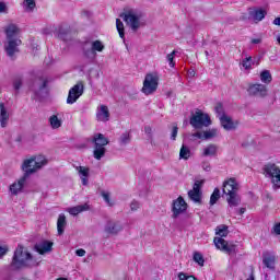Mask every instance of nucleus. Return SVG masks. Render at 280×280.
I'll return each mask as SVG.
<instances>
[{"label": "nucleus", "mask_w": 280, "mask_h": 280, "mask_svg": "<svg viewBox=\"0 0 280 280\" xmlns=\"http://www.w3.org/2000/svg\"><path fill=\"white\" fill-rule=\"evenodd\" d=\"M218 154V145L209 144L203 149L202 156H215Z\"/></svg>", "instance_id": "nucleus-29"}, {"label": "nucleus", "mask_w": 280, "mask_h": 280, "mask_svg": "<svg viewBox=\"0 0 280 280\" xmlns=\"http://www.w3.org/2000/svg\"><path fill=\"white\" fill-rule=\"evenodd\" d=\"M27 174H24L21 178L18 179V182L13 183L10 186V192L12 196H19L21 191H23V187H25V183H27Z\"/></svg>", "instance_id": "nucleus-15"}, {"label": "nucleus", "mask_w": 280, "mask_h": 280, "mask_svg": "<svg viewBox=\"0 0 280 280\" xmlns=\"http://www.w3.org/2000/svg\"><path fill=\"white\" fill-rule=\"evenodd\" d=\"M5 253H8V248L0 246V257H3V255H5Z\"/></svg>", "instance_id": "nucleus-58"}, {"label": "nucleus", "mask_w": 280, "mask_h": 280, "mask_svg": "<svg viewBox=\"0 0 280 280\" xmlns=\"http://www.w3.org/2000/svg\"><path fill=\"white\" fill-rule=\"evenodd\" d=\"M51 246H54V243L49 241H42L35 245V249L39 255H45V253H49L51 250Z\"/></svg>", "instance_id": "nucleus-22"}, {"label": "nucleus", "mask_w": 280, "mask_h": 280, "mask_svg": "<svg viewBox=\"0 0 280 280\" xmlns=\"http://www.w3.org/2000/svg\"><path fill=\"white\" fill-rule=\"evenodd\" d=\"M202 185H205V180H196L194 183L192 189L188 191V197L196 202L197 205H202Z\"/></svg>", "instance_id": "nucleus-9"}, {"label": "nucleus", "mask_w": 280, "mask_h": 280, "mask_svg": "<svg viewBox=\"0 0 280 280\" xmlns=\"http://www.w3.org/2000/svg\"><path fill=\"white\" fill-rule=\"evenodd\" d=\"M178 136V126H173L172 133H171V139L172 141H176V137Z\"/></svg>", "instance_id": "nucleus-49"}, {"label": "nucleus", "mask_w": 280, "mask_h": 280, "mask_svg": "<svg viewBox=\"0 0 280 280\" xmlns=\"http://www.w3.org/2000/svg\"><path fill=\"white\" fill-rule=\"evenodd\" d=\"M33 160L31 163H35L36 167L40 170V167H44V165L47 163V159L43 155L33 156Z\"/></svg>", "instance_id": "nucleus-34"}, {"label": "nucleus", "mask_w": 280, "mask_h": 280, "mask_svg": "<svg viewBox=\"0 0 280 280\" xmlns=\"http://www.w3.org/2000/svg\"><path fill=\"white\" fill-rule=\"evenodd\" d=\"M121 223L117 221H108L105 225V233H108L109 235H117L119 231H122Z\"/></svg>", "instance_id": "nucleus-20"}, {"label": "nucleus", "mask_w": 280, "mask_h": 280, "mask_svg": "<svg viewBox=\"0 0 280 280\" xmlns=\"http://www.w3.org/2000/svg\"><path fill=\"white\" fill-rule=\"evenodd\" d=\"M31 91L34 93V100H42L47 94V79L39 77L36 78L32 85Z\"/></svg>", "instance_id": "nucleus-5"}, {"label": "nucleus", "mask_w": 280, "mask_h": 280, "mask_svg": "<svg viewBox=\"0 0 280 280\" xmlns=\"http://www.w3.org/2000/svg\"><path fill=\"white\" fill-rule=\"evenodd\" d=\"M65 229H67V217L65 213H60L57 220V233L58 235L65 234Z\"/></svg>", "instance_id": "nucleus-24"}, {"label": "nucleus", "mask_w": 280, "mask_h": 280, "mask_svg": "<svg viewBox=\"0 0 280 280\" xmlns=\"http://www.w3.org/2000/svg\"><path fill=\"white\" fill-rule=\"evenodd\" d=\"M218 137V129H209L207 131H203V139L207 141L209 139H215Z\"/></svg>", "instance_id": "nucleus-38"}, {"label": "nucleus", "mask_w": 280, "mask_h": 280, "mask_svg": "<svg viewBox=\"0 0 280 280\" xmlns=\"http://www.w3.org/2000/svg\"><path fill=\"white\" fill-rule=\"evenodd\" d=\"M264 174L267 178H271V183L276 189H280V168L277 164H266L264 166Z\"/></svg>", "instance_id": "nucleus-4"}, {"label": "nucleus", "mask_w": 280, "mask_h": 280, "mask_svg": "<svg viewBox=\"0 0 280 280\" xmlns=\"http://www.w3.org/2000/svg\"><path fill=\"white\" fill-rule=\"evenodd\" d=\"M81 178L82 177H85V178H89V167H84V166H79L77 167Z\"/></svg>", "instance_id": "nucleus-47"}, {"label": "nucleus", "mask_w": 280, "mask_h": 280, "mask_svg": "<svg viewBox=\"0 0 280 280\" xmlns=\"http://www.w3.org/2000/svg\"><path fill=\"white\" fill-rule=\"evenodd\" d=\"M220 200V188H214L212 195L210 196V205L213 207Z\"/></svg>", "instance_id": "nucleus-41"}, {"label": "nucleus", "mask_w": 280, "mask_h": 280, "mask_svg": "<svg viewBox=\"0 0 280 280\" xmlns=\"http://www.w3.org/2000/svg\"><path fill=\"white\" fill-rule=\"evenodd\" d=\"M178 279L179 280H196V277L189 276V275H187L185 272H179L178 273Z\"/></svg>", "instance_id": "nucleus-48"}, {"label": "nucleus", "mask_w": 280, "mask_h": 280, "mask_svg": "<svg viewBox=\"0 0 280 280\" xmlns=\"http://www.w3.org/2000/svg\"><path fill=\"white\" fill-rule=\"evenodd\" d=\"M273 232L276 233V235H280V223L273 226Z\"/></svg>", "instance_id": "nucleus-56"}, {"label": "nucleus", "mask_w": 280, "mask_h": 280, "mask_svg": "<svg viewBox=\"0 0 280 280\" xmlns=\"http://www.w3.org/2000/svg\"><path fill=\"white\" fill-rule=\"evenodd\" d=\"M273 25H278L280 27V18H276L273 20Z\"/></svg>", "instance_id": "nucleus-61"}, {"label": "nucleus", "mask_w": 280, "mask_h": 280, "mask_svg": "<svg viewBox=\"0 0 280 280\" xmlns=\"http://www.w3.org/2000/svg\"><path fill=\"white\" fill-rule=\"evenodd\" d=\"M185 211H187V201H185V199L179 196L172 202V218L176 220V218H178V215H183Z\"/></svg>", "instance_id": "nucleus-10"}, {"label": "nucleus", "mask_w": 280, "mask_h": 280, "mask_svg": "<svg viewBox=\"0 0 280 280\" xmlns=\"http://www.w3.org/2000/svg\"><path fill=\"white\" fill-rule=\"evenodd\" d=\"M96 119L97 121H108L110 119V112L108 110V106L101 105L96 113Z\"/></svg>", "instance_id": "nucleus-21"}, {"label": "nucleus", "mask_w": 280, "mask_h": 280, "mask_svg": "<svg viewBox=\"0 0 280 280\" xmlns=\"http://www.w3.org/2000/svg\"><path fill=\"white\" fill-rule=\"evenodd\" d=\"M8 121H10V114L5 108L3 103H0V125L1 128H5L8 126Z\"/></svg>", "instance_id": "nucleus-23"}, {"label": "nucleus", "mask_w": 280, "mask_h": 280, "mask_svg": "<svg viewBox=\"0 0 280 280\" xmlns=\"http://www.w3.org/2000/svg\"><path fill=\"white\" fill-rule=\"evenodd\" d=\"M191 137H195L196 139H205V132L197 131L192 133Z\"/></svg>", "instance_id": "nucleus-53"}, {"label": "nucleus", "mask_w": 280, "mask_h": 280, "mask_svg": "<svg viewBox=\"0 0 280 280\" xmlns=\"http://www.w3.org/2000/svg\"><path fill=\"white\" fill-rule=\"evenodd\" d=\"M215 235H219V237H214L213 242L219 250L226 253V255H237V245L228 243L226 240L222 238L229 235V226L225 224L218 225Z\"/></svg>", "instance_id": "nucleus-1"}, {"label": "nucleus", "mask_w": 280, "mask_h": 280, "mask_svg": "<svg viewBox=\"0 0 280 280\" xmlns=\"http://www.w3.org/2000/svg\"><path fill=\"white\" fill-rule=\"evenodd\" d=\"M144 132L148 135V137L151 139L152 138V127L145 126L144 127Z\"/></svg>", "instance_id": "nucleus-54"}, {"label": "nucleus", "mask_w": 280, "mask_h": 280, "mask_svg": "<svg viewBox=\"0 0 280 280\" xmlns=\"http://www.w3.org/2000/svg\"><path fill=\"white\" fill-rule=\"evenodd\" d=\"M259 43H261V38H254V39H252V44L253 45H259Z\"/></svg>", "instance_id": "nucleus-60"}, {"label": "nucleus", "mask_w": 280, "mask_h": 280, "mask_svg": "<svg viewBox=\"0 0 280 280\" xmlns=\"http://www.w3.org/2000/svg\"><path fill=\"white\" fill-rule=\"evenodd\" d=\"M116 28L120 38H125L126 34L124 33V22H121L119 19L116 20Z\"/></svg>", "instance_id": "nucleus-43"}, {"label": "nucleus", "mask_w": 280, "mask_h": 280, "mask_svg": "<svg viewBox=\"0 0 280 280\" xmlns=\"http://www.w3.org/2000/svg\"><path fill=\"white\" fill-rule=\"evenodd\" d=\"M156 89H159V74H147L143 81L142 93H144V95H152Z\"/></svg>", "instance_id": "nucleus-6"}, {"label": "nucleus", "mask_w": 280, "mask_h": 280, "mask_svg": "<svg viewBox=\"0 0 280 280\" xmlns=\"http://www.w3.org/2000/svg\"><path fill=\"white\" fill-rule=\"evenodd\" d=\"M101 196L103 198V200L108 205V207H113L115 203L113 201H110V192L107 191H102Z\"/></svg>", "instance_id": "nucleus-45"}, {"label": "nucleus", "mask_w": 280, "mask_h": 280, "mask_svg": "<svg viewBox=\"0 0 280 280\" xmlns=\"http://www.w3.org/2000/svg\"><path fill=\"white\" fill-rule=\"evenodd\" d=\"M12 268L20 270V268H30L36 266V261L28 252H23V246L19 245L14 252L13 259L11 262Z\"/></svg>", "instance_id": "nucleus-2"}, {"label": "nucleus", "mask_w": 280, "mask_h": 280, "mask_svg": "<svg viewBox=\"0 0 280 280\" xmlns=\"http://www.w3.org/2000/svg\"><path fill=\"white\" fill-rule=\"evenodd\" d=\"M189 124L195 128V130H200L201 128H209L213 121L209 114L200 109H196V112L190 116Z\"/></svg>", "instance_id": "nucleus-3"}, {"label": "nucleus", "mask_w": 280, "mask_h": 280, "mask_svg": "<svg viewBox=\"0 0 280 280\" xmlns=\"http://www.w3.org/2000/svg\"><path fill=\"white\" fill-rule=\"evenodd\" d=\"M214 112L217 114L218 119H220V117H226V113L224 112V105H222V103H218L215 105Z\"/></svg>", "instance_id": "nucleus-40"}, {"label": "nucleus", "mask_w": 280, "mask_h": 280, "mask_svg": "<svg viewBox=\"0 0 280 280\" xmlns=\"http://www.w3.org/2000/svg\"><path fill=\"white\" fill-rule=\"evenodd\" d=\"M241 65L244 69L248 70V69H250V67H253V65H255V62H253V57H247V58L243 59Z\"/></svg>", "instance_id": "nucleus-44"}, {"label": "nucleus", "mask_w": 280, "mask_h": 280, "mask_svg": "<svg viewBox=\"0 0 280 280\" xmlns=\"http://www.w3.org/2000/svg\"><path fill=\"white\" fill-rule=\"evenodd\" d=\"M244 213H246V208H241V209L238 210V214H240V215H244Z\"/></svg>", "instance_id": "nucleus-62"}, {"label": "nucleus", "mask_w": 280, "mask_h": 280, "mask_svg": "<svg viewBox=\"0 0 280 280\" xmlns=\"http://www.w3.org/2000/svg\"><path fill=\"white\" fill-rule=\"evenodd\" d=\"M189 156H191V150L183 144L179 151V159H184V161H187L189 160Z\"/></svg>", "instance_id": "nucleus-35"}, {"label": "nucleus", "mask_w": 280, "mask_h": 280, "mask_svg": "<svg viewBox=\"0 0 280 280\" xmlns=\"http://www.w3.org/2000/svg\"><path fill=\"white\" fill-rule=\"evenodd\" d=\"M219 120L221 126L228 131L237 130V126H240V121L233 120V118H231L229 115L220 117Z\"/></svg>", "instance_id": "nucleus-16"}, {"label": "nucleus", "mask_w": 280, "mask_h": 280, "mask_svg": "<svg viewBox=\"0 0 280 280\" xmlns=\"http://www.w3.org/2000/svg\"><path fill=\"white\" fill-rule=\"evenodd\" d=\"M249 95H256L257 97H266L268 90L264 84H254L248 88Z\"/></svg>", "instance_id": "nucleus-17"}, {"label": "nucleus", "mask_w": 280, "mask_h": 280, "mask_svg": "<svg viewBox=\"0 0 280 280\" xmlns=\"http://www.w3.org/2000/svg\"><path fill=\"white\" fill-rule=\"evenodd\" d=\"M201 167L205 172H209L211 170V163L209 162H202Z\"/></svg>", "instance_id": "nucleus-52"}, {"label": "nucleus", "mask_w": 280, "mask_h": 280, "mask_svg": "<svg viewBox=\"0 0 280 280\" xmlns=\"http://www.w3.org/2000/svg\"><path fill=\"white\" fill-rule=\"evenodd\" d=\"M262 262L265 264L266 268L275 270V255L270 253H265L262 255Z\"/></svg>", "instance_id": "nucleus-27"}, {"label": "nucleus", "mask_w": 280, "mask_h": 280, "mask_svg": "<svg viewBox=\"0 0 280 280\" xmlns=\"http://www.w3.org/2000/svg\"><path fill=\"white\" fill-rule=\"evenodd\" d=\"M5 40H21V28L11 23L4 27Z\"/></svg>", "instance_id": "nucleus-12"}, {"label": "nucleus", "mask_w": 280, "mask_h": 280, "mask_svg": "<svg viewBox=\"0 0 280 280\" xmlns=\"http://www.w3.org/2000/svg\"><path fill=\"white\" fill-rule=\"evenodd\" d=\"M75 255H77L78 257H84V255H86V250H84V249H82V248L77 249V250H75Z\"/></svg>", "instance_id": "nucleus-55"}, {"label": "nucleus", "mask_w": 280, "mask_h": 280, "mask_svg": "<svg viewBox=\"0 0 280 280\" xmlns=\"http://www.w3.org/2000/svg\"><path fill=\"white\" fill-rule=\"evenodd\" d=\"M21 86H23V78L18 75L13 79V89L16 93H19V91H21Z\"/></svg>", "instance_id": "nucleus-39"}, {"label": "nucleus", "mask_w": 280, "mask_h": 280, "mask_svg": "<svg viewBox=\"0 0 280 280\" xmlns=\"http://www.w3.org/2000/svg\"><path fill=\"white\" fill-rule=\"evenodd\" d=\"M249 19L254 21V23H259L266 19V10L264 9H249Z\"/></svg>", "instance_id": "nucleus-19"}, {"label": "nucleus", "mask_w": 280, "mask_h": 280, "mask_svg": "<svg viewBox=\"0 0 280 280\" xmlns=\"http://www.w3.org/2000/svg\"><path fill=\"white\" fill-rule=\"evenodd\" d=\"M188 78H196V70L191 69V70H188Z\"/></svg>", "instance_id": "nucleus-57"}, {"label": "nucleus", "mask_w": 280, "mask_h": 280, "mask_svg": "<svg viewBox=\"0 0 280 280\" xmlns=\"http://www.w3.org/2000/svg\"><path fill=\"white\" fill-rule=\"evenodd\" d=\"M83 16H86L89 19V16H91V12L90 11H83L82 12Z\"/></svg>", "instance_id": "nucleus-63"}, {"label": "nucleus", "mask_w": 280, "mask_h": 280, "mask_svg": "<svg viewBox=\"0 0 280 280\" xmlns=\"http://www.w3.org/2000/svg\"><path fill=\"white\" fill-rule=\"evenodd\" d=\"M226 201L229 207H240L242 198L237 192H232L231 195H228Z\"/></svg>", "instance_id": "nucleus-26"}, {"label": "nucleus", "mask_w": 280, "mask_h": 280, "mask_svg": "<svg viewBox=\"0 0 280 280\" xmlns=\"http://www.w3.org/2000/svg\"><path fill=\"white\" fill-rule=\"evenodd\" d=\"M246 280H255V275L250 273V276Z\"/></svg>", "instance_id": "nucleus-64"}, {"label": "nucleus", "mask_w": 280, "mask_h": 280, "mask_svg": "<svg viewBox=\"0 0 280 280\" xmlns=\"http://www.w3.org/2000/svg\"><path fill=\"white\" fill-rule=\"evenodd\" d=\"M131 140H132V136L130 135L129 131H126L121 133V136L119 137V144L128 145V143H130Z\"/></svg>", "instance_id": "nucleus-33"}, {"label": "nucleus", "mask_w": 280, "mask_h": 280, "mask_svg": "<svg viewBox=\"0 0 280 280\" xmlns=\"http://www.w3.org/2000/svg\"><path fill=\"white\" fill-rule=\"evenodd\" d=\"M22 43L23 42L21 39H5L4 51L7 56L9 58H14V56L20 51L19 47H21Z\"/></svg>", "instance_id": "nucleus-11"}, {"label": "nucleus", "mask_w": 280, "mask_h": 280, "mask_svg": "<svg viewBox=\"0 0 280 280\" xmlns=\"http://www.w3.org/2000/svg\"><path fill=\"white\" fill-rule=\"evenodd\" d=\"M139 207H141L139 201H137V200L131 201V203H130L131 211H137V209H139Z\"/></svg>", "instance_id": "nucleus-51"}, {"label": "nucleus", "mask_w": 280, "mask_h": 280, "mask_svg": "<svg viewBox=\"0 0 280 280\" xmlns=\"http://www.w3.org/2000/svg\"><path fill=\"white\" fill-rule=\"evenodd\" d=\"M32 161H35L34 158L25 160L22 164V170L24 174H26V178H30V174H34L39 170L38 167H36V163H32Z\"/></svg>", "instance_id": "nucleus-18"}, {"label": "nucleus", "mask_w": 280, "mask_h": 280, "mask_svg": "<svg viewBox=\"0 0 280 280\" xmlns=\"http://www.w3.org/2000/svg\"><path fill=\"white\" fill-rule=\"evenodd\" d=\"M82 185L86 186L89 185V177H81Z\"/></svg>", "instance_id": "nucleus-59"}, {"label": "nucleus", "mask_w": 280, "mask_h": 280, "mask_svg": "<svg viewBox=\"0 0 280 280\" xmlns=\"http://www.w3.org/2000/svg\"><path fill=\"white\" fill-rule=\"evenodd\" d=\"M49 124L54 130H57V128L62 126V120H60L57 115H52L49 117Z\"/></svg>", "instance_id": "nucleus-31"}, {"label": "nucleus", "mask_w": 280, "mask_h": 280, "mask_svg": "<svg viewBox=\"0 0 280 280\" xmlns=\"http://www.w3.org/2000/svg\"><path fill=\"white\" fill-rule=\"evenodd\" d=\"M192 259L198 266H205V257L199 252L194 253Z\"/></svg>", "instance_id": "nucleus-42"}, {"label": "nucleus", "mask_w": 280, "mask_h": 280, "mask_svg": "<svg viewBox=\"0 0 280 280\" xmlns=\"http://www.w3.org/2000/svg\"><path fill=\"white\" fill-rule=\"evenodd\" d=\"M25 12H34L36 8V1L34 0H24L22 3Z\"/></svg>", "instance_id": "nucleus-32"}, {"label": "nucleus", "mask_w": 280, "mask_h": 280, "mask_svg": "<svg viewBox=\"0 0 280 280\" xmlns=\"http://www.w3.org/2000/svg\"><path fill=\"white\" fill-rule=\"evenodd\" d=\"M94 148H104L108 145V138L104 137L103 133H98L93 138Z\"/></svg>", "instance_id": "nucleus-25"}, {"label": "nucleus", "mask_w": 280, "mask_h": 280, "mask_svg": "<svg viewBox=\"0 0 280 280\" xmlns=\"http://www.w3.org/2000/svg\"><path fill=\"white\" fill-rule=\"evenodd\" d=\"M106 154L105 147H94L93 156L96 161H102L103 156Z\"/></svg>", "instance_id": "nucleus-30"}, {"label": "nucleus", "mask_w": 280, "mask_h": 280, "mask_svg": "<svg viewBox=\"0 0 280 280\" xmlns=\"http://www.w3.org/2000/svg\"><path fill=\"white\" fill-rule=\"evenodd\" d=\"M260 80H261V82H264L265 84H270V82H272V74H270V71L264 70V71L260 73Z\"/></svg>", "instance_id": "nucleus-37"}, {"label": "nucleus", "mask_w": 280, "mask_h": 280, "mask_svg": "<svg viewBox=\"0 0 280 280\" xmlns=\"http://www.w3.org/2000/svg\"><path fill=\"white\" fill-rule=\"evenodd\" d=\"M84 95V83L79 81L74 86L69 90L67 104H75L80 97Z\"/></svg>", "instance_id": "nucleus-8"}, {"label": "nucleus", "mask_w": 280, "mask_h": 280, "mask_svg": "<svg viewBox=\"0 0 280 280\" xmlns=\"http://www.w3.org/2000/svg\"><path fill=\"white\" fill-rule=\"evenodd\" d=\"M240 190V184L235 178H230L223 182V194L230 196L231 194H236Z\"/></svg>", "instance_id": "nucleus-14"}, {"label": "nucleus", "mask_w": 280, "mask_h": 280, "mask_svg": "<svg viewBox=\"0 0 280 280\" xmlns=\"http://www.w3.org/2000/svg\"><path fill=\"white\" fill-rule=\"evenodd\" d=\"M58 38L60 40H69V28L60 26L58 28Z\"/></svg>", "instance_id": "nucleus-36"}, {"label": "nucleus", "mask_w": 280, "mask_h": 280, "mask_svg": "<svg viewBox=\"0 0 280 280\" xmlns=\"http://www.w3.org/2000/svg\"><path fill=\"white\" fill-rule=\"evenodd\" d=\"M176 56V50H173L171 54L166 56V60L170 65V67L174 68L176 67V62L174 61V57Z\"/></svg>", "instance_id": "nucleus-46"}, {"label": "nucleus", "mask_w": 280, "mask_h": 280, "mask_svg": "<svg viewBox=\"0 0 280 280\" xmlns=\"http://www.w3.org/2000/svg\"><path fill=\"white\" fill-rule=\"evenodd\" d=\"M89 209H90L89 203L79 205V206L69 208L68 213H70V215H79V213H82L83 211H89Z\"/></svg>", "instance_id": "nucleus-28"}, {"label": "nucleus", "mask_w": 280, "mask_h": 280, "mask_svg": "<svg viewBox=\"0 0 280 280\" xmlns=\"http://www.w3.org/2000/svg\"><path fill=\"white\" fill-rule=\"evenodd\" d=\"M121 19L125 21L127 25L132 30V32H137L143 23L141 22V14H137L132 11H128L127 13L120 14Z\"/></svg>", "instance_id": "nucleus-7"}, {"label": "nucleus", "mask_w": 280, "mask_h": 280, "mask_svg": "<svg viewBox=\"0 0 280 280\" xmlns=\"http://www.w3.org/2000/svg\"><path fill=\"white\" fill-rule=\"evenodd\" d=\"M97 51H104V44L101 40H94L92 43L91 49H84L83 54L85 58L93 60L97 56Z\"/></svg>", "instance_id": "nucleus-13"}, {"label": "nucleus", "mask_w": 280, "mask_h": 280, "mask_svg": "<svg viewBox=\"0 0 280 280\" xmlns=\"http://www.w3.org/2000/svg\"><path fill=\"white\" fill-rule=\"evenodd\" d=\"M0 13L8 14V5L3 1H0Z\"/></svg>", "instance_id": "nucleus-50"}]
</instances>
